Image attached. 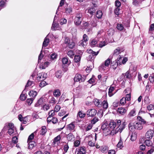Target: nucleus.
Segmentation results:
<instances>
[{
    "label": "nucleus",
    "instance_id": "obj_5",
    "mask_svg": "<svg viewBox=\"0 0 154 154\" xmlns=\"http://www.w3.org/2000/svg\"><path fill=\"white\" fill-rule=\"evenodd\" d=\"M97 111L94 109H88L86 112V114L88 117H93L94 116L96 113Z\"/></svg>",
    "mask_w": 154,
    "mask_h": 154
},
{
    "label": "nucleus",
    "instance_id": "obj_41",
    "mask_svg": "<svg viewBox=\"0 0 154 154\" xmlns=\"http://www.w3.org/2000/svg\"><path fill=\"white\" fill-rule=\"evenodd\" d=\"M47 130L45 126L43 127L41 130V135H44L47 132Z\"/></svg>",
    "mask_w": 154,
    "mask_h": 154
},
{
    "label": "nucleus",
    "instance_id": "obj_63",
    "mask_svg": "<svg viewBox=\"0 0 154 154\" xmlns=\"http://www.w3.org/2000/svg\"><path fill=\"white\" fill-rule=\"evenodd\" d=\"M85 152L86 151L85 147H81L80 149V152H79V153H81L82 154H84L85 153Z\"/></svg>",
    "mask_w": 154,
    "mask_h": 154
},
{
    "label": "nucleus",
    "instance_id": "obj_57",
    "mask_svg": "<svg viewBox=\"0 0 154 154\" xmlns=\"http://www.w3.org/2000/svg\"><path fill=\"white\" fill-rule=\"evenodd\" d=\"M118 63H117V61L116 62V61H113L111 62V65L112 66H115V69L118 66Z\"/></svg>",
    "mask_w": 154,
    "mask_h": 154
},
{
    "label": "nucleus",
    "instance_id": "obj_60",
    "mask_svg": "<svg viewBox=\"0 0 154 154\" xmlns=\"http://www.w3.org/2000/svg\"><path fill=\"white\" fill-rule=\"evenodd\" d=\"M50 106L48 104H45L43 106V109L45 111H47L49 109Z\"/></svg>",
    "mask_w": 154,
    "mask_h": 154
},
{
    "label": "nucleus",
    "instance_id": "obj_7",
    "mask_svg": "<svg viewBox=\"0 0 154 154\" xmlns=\"http://www.w3.org/2000/svg\"><path fill=\"white\" fill-rule=\"evenodd\" d=\"M47 119L48 123H50L51 122L53 124H55L58 122V119L55 117H52V118H50L49 117H48Z\"/></svg>",
    "mask_w": 154,
    "mask_h": 154
},
{
    "label": "nucleus",
    "instance_id": "obj_62",
    "mask_svg": "<svg viewBox=\"0 0 154 154\" xmlns=\"http://www.w3.org/2000/svg\"><path fill=\"white\" fill-rule=\"evenodd\" d=\"M154 131L150 129L147 132L146 135H153L154 134Z\"/></svg>",
    "mask_w": 154,
    "mask_h": 154
},
{
    "label": "nucleus",
    "instance_id": "obj_51",
    "mask_svg": "<svg viewBox=\"0 0 154 154\" xmlns=\"http://www.w3.org/2000/svg\"><path fill=\"white\" fill-rule=\"evenodd\" d=\"M64 38V43L67 45L70 42V40L69 38L67 36H65Z\"/></svg>",
    "mask_w": 154,
    "mask_h": 154
},
{
    "label": "nucleus",
    "instance_id": "obj_20",
    "mask_svg": "<svg viewBox=\"0 0 154 154\" xmlns=\"http://www.w3.org/2000/svg\"><path fill=\"white\" fill-rule=\"evenodd\" d=\"M55 76L58 78H60L62 75V71L61 70H58L55 72Z\"/></svg>",
    "mask_w": 154,
    "mask_h": 154
},
{
    "label": "nucleus",
    "instance_id": "obj_27",
    "mask_svg": "<svg viewBox=\"0 0 154 154\" xmlns=\"http://www.w3.org/2000/svg\"><path fill=\"white\" fill-rule=\"evenodd\" d=\"M48 114L49 115L48 117H49L50 118H51L52 117H54L53 116L55 115V112L54 110H52L49 112Z\"/></svg>",
    "mask_w": 154,
    "mask_h": 154
},
{
    "label": "nucleus",
    "instance_id": "obj_59",
    "mask_svg": "<svg viewBox=\"0 0 154 154\" xmlns=\"http://www.w3.org/2000/svg\"><path fill=\"white\" fill-rule=\"evenodd\" d=\"M57 57V55L55 53L52 54L51 55L50 58L52 60H54L55 59H56Z\"/></svg>",
    "mask_w": 154,
    "mask_h": 154
},
{
    "label": "nucleus",
    "instance_id": "obj_35",
    "mask_svg": "<svg viewBox=\"0 0 154 154\" xmlns=\"http://www.w3.org/2000/svg\"><path fill=\"white\" fill-rule=\"evenodd\" d=\"M144 143L146 145L148 146H152V143L150 140H146L145 141Z\"/></svg>",
    "mask_w": 154,
    "mask_h": 154
},
{
    "label": "nucleus",
    "instance_id": "obj_28",
    "mask_svg": "<svg viewBox=\"0 0 154 154\" xmlns=\"http://www.w3.org/2000/svg\"><path fill=\"white\" fill-rule=\"evenodd\" d=\"M103 15L102 12L101 11H98L97 12L96 16L98 19H100L102 17Z\"/></svg>",
    "mask_w": 154,
    "mask_h": 154
},
{
    "label": "nucleus",
    "instance_id": "obj_2",
    "mask_svg": "<svg viewBox=\"0 0 154 154\" xmlns=\"http://www.w3.org/2000/svg\"><path fill=\"white\" fill-rule=\"evenodd\" d=\"M115 122H116V126L118 127L115 130V134H116L118 132H119L120 133H121L123 130L125 128L126 125V122H123L121 126L119 128V126L121 124V120H116Z\"/></svg>",
    "mask_w": 154,
    "mask_h": 154
},
{
    "label": "nucleus",
    "instance_id": "obj_43",
    "mask_svg": "<svg viewBox=\"0 0 154 154\" xmlns=\"http://www.w3.org/2000/svg\"><path fill=\"white\" fill-rule=\"evenodd\" d=\"M68 55L71 58H72L75 54V53L72 50L69 51L67 53Z\"/></svg>",
    "mask_w": 154,
    "mask_h": 154
},
{
    "label": "nucleus",
    "instance_id": "obj_15",
    "mask_svg": "<svg viewBox=\"0 0 154 154\" xmlns=\"http://www.w3.org/2000/svg\"><path fill=\"white\" fill-rule=\"evenodd\" d=\"M65 13L67 14H70L72 12V9L70 6H67L65 9Z\"/></svg>",
    "mask_w": 154,
    "mask_h": 154
},
{
    "label": "nucleus",
    "instance_id": "obj_53",
    "mask_svg": "<svg viewBox=\"0 0 154 154\" xmlns=\"http://www.w3.org/2000/svg\"><path fill=\"white\" fill-rule=\"evenodd\" d=\"M60 22L61 25L65 24L67 23V20L65 18H63L60 20Z\"/></svg>",
    "mask_w": 154,
    "mask_h": 154
},
{
    "label": "nucleus",
    "instance_id": "obj_36",
    "mask_svg": "<svg viewBox=\"0 0 154 154\" xmlns=\"http://www.w3.org/2000/svg\"><path fill=\"white\" fill-rule=\"evenodd\" d=\"M106 42L105 41L100 42V43L98 44V47H100V48H102V47L106 45Z\"/></svg>",
    "mask_w": 154,
    "mask_h": 154
},
{
    "label": "nucleus",
    "instance_id": "obj_40",
    "mask_svg": "<svg viewBox=\"0 0 154 154\" xmlns=\"http://www.w3.org/2000/svg\"><path fill=\"white\" fill-rule=\"evenodd\" d=\"M34 100V98H31L28 99L26 100V103L28 105H30L32 103Z\"/></svg>",
    "mask_w": 154,
    "mask_h": 154
},
{
    "label": "nucleus",
    "instance_id": "obj_19",
    "mask_svg": "<svg viewBox=\"0 0 154 154\" xmlns=\"http://www.w3.org/2000/svg\"><path fill=\"white\" fill-rule=\"evenodd\" d=\"M97 41L95 39H93L91 41L90 45L92 47H94V46L98 47V44H97Z\"/></svg>",
    "mask_w": 154,
    "mask_h": 154
},
{
    "label": "nucleus",
    "instance_id": "obj_12",
    "mask_svg": "<svg viewBox=\"0 0 154 154\" xmlns=\"http://www.w3.org/2000/svg\"><path fill=\"white\" fill-rule=\"evenodd\" d=\"M116 122L113 120L111 121L109 124V127L111 129H113L116 126Z\"/></svg>",
    "mask_w": 154,
    "mask_h": 154
},
{
    "label": "nucleus",
    "instance_id": "obj_31",
    "mask_svg": "<svg viewBox=\"0 0 154 154\" xmlns=\"http://www.w3.org/2000/svg\"><path fill=\"white\" fill-rule=\"evenodd\" d=\"M60 135H58L57 137L54 138V139L53 143L54 145H55L56 143H57L60 141Z\"/></svg>",
    "mask_w": 154,
    "mask_h": 154
},
{
    "label": "nucleus",
    "instance_id": "obj_4",
    "mask_svg": "<svg viewBox=\"0 0 154 154\" xmlns=\"http://www.w3.org/2000/svg\"><path fill=\"white\" fill-rule=\"evenodd\" d=\"M47 73L44 72L39 73L37 75V79L38 81L44 80L47 77Z\"/></svg>",
    "mask_w": 154,
    "mask_h": 154
},
{
    "label": "nucleus",
    "instance_id": "obj_17",
    "mask_svg": "<svg viewBox=\"0 0 154 154\" xmlns=\"http://www.w3.org/2000/svg\"><path fill=\"white\" fill-rule=\"evenodd\" d=\"M75 17L83 20V14L82 13L79 12H76L75 14Z\"/></svg>",
    "mask_w": 154,
    "mask_h": 154
},
{
    "label": "nucleus",
    "instance_id": "obj_25",
    "mask_svg": "<svg viewBox=\"0 0 154 154\" xmlns=\"http://www.w3.org/2000/svg\"><path fill=\"white\" fill-rule=\"evenodd\" d=\"M43 102V98H40L38 101L35 104V107H38L40 105L42 104Z\"/></svg>",
    "mask_w": 154,
    "mask_h": 154
},
{
    "label": "nucleus",
    "instance_id": "obj_33",
    "mask_svg": "<svg viewBox=\"0 0 154 154\" xmlns=\"http://www.w3.org/2000/svg\"><path fill=\"white\" fill-rule=\"evenodd\" d=\"M107 66H105V65L104 64H102L99 67V70L100 71L102 72L103 71H104Z\"/></svg>",
    "mask_w": 154,
    "mask_h": 154
},
{
    "label": "nucleus",
    "instance_id": "obj_55",
    "mask_svg": "<svg viewBox=\"0 0 154 154\" xmlns=\"http://www.w3.org/2000/svg\"><path fill=\"white\" fill-rule=\"evenodd\" d=\"M58 25L54 21L51 27V29L53 30H55V28L57 27Z\"/></svg>",
    "mask_w": 154,
    "mask_h": 154
},
{
    "label": "nucleus",
    "instance_id": "obj_58",
    "mask_svg": "<svg viewBox=\"0 0 154 154\" xmlns=\"http://www.w3.org/2000/svg\"><path fill=\"white\" fill-rule=\"evenodd\" d=\"M131 94L130 93L127 94L126 95V97H125V98L126 100L128 101H129L131 100Z\"/></svg>",
    "mask_w": 154,
    "mask_h": 154
},
{
    "label": "nucleus",
    "instance_id": "obj_39",
    "mask_svg": "<svg viewBox=\"0 0 154 154\" xmlns=\"http://www.w3.org/2000/svg\"><path fill=\"white\" fill-rule=\"evenodd\" d=\"M81 57L79 55H75L74 58L75 62L77 63L80 60Z\"/></svg>",
    "mask_w": 154,
    "mask_h": 154
},
{
    "label": "nucleus",
    "instance_id": "obj_9",
    "mask_svg": "<svg viewBox=\"0 0 154 154\" xmlns=\"http://www.w3.org/2000/svg\"><path fill=\"white\" fill-rule=\"evenodd\" d=\"M29 94L31 98H33L34 99L35 98L37 94V93L36 91L32 90L29 92Z\"/></svg>",
    "mask_w": 154,
    "mask_h": 154
},
{
    "label": "nucleus",
    "instance_id": "obj_3",
    "mask_svg": "<svg viewBox=\"0 0 154 154\" xmlns=\"http://www.w3.org/2000/svg\"><path fill=\"white\" fill-rule=\"evenodd\" d=\"M88 36L86 34H84L83 35V39L79 43V45L84 47L86 45V42L88 41Z\"/></svg>",
    "mask_w": 154,
    "mask_h": 154
},
{
    "label": "nucleus",
    "instance_id": "obj_30",
    "mask_svg": "<svg viewBox=\"0 0 154 154\" xmlns=\"http://www.w3.org/2000/svg\"><path fill=\"white\" fill-rule=\"evenodd\" d=\"M75 128V125L73 122L71 123L68 125L67 128L69 130H74Z\"/></svg>",
    "mask_w": 154,
    "mask_h": 154
},
{
    "label": "nucleus",
    "instance_id": "obj_23",
    "mask_svg": "<svg viewBox=\"0 0 154 154\" xmlns=\"http://www.w3.org/2000/svg\"><path fill=\"white\" fill-rule=\"evenodd\" d=\"M94 104L98 107H100L101 106V102L98 99H96L94 101Z\"/></svg>",
    "mask_w": 154,
    "mask_h": 154
},
{
    "label": "nucleus",
    "instance_id": "obj_26",
    "mask_svg": "<svg viewBox=\"0 0 154 154\" xmlns=\"http://www.w3.org/2000/svg\"><path fill=\"white\" fill-rule=\"evenodd\" d=\"M49 42V40L46 37L45 38L44 40L43 43V47H47ZM43 47H42L43 48Z\"/></svg>",
    "mask_w": 154,
    "mask_h": 154
},
{
    "label": "nucleus",
    "instance_id": "obj_6",
    "mask_svg": "<svg viewBox=\"0 0 154 154\" xmlns=\"http://www.w3.org/2000/svg\"><path fill=\"white\" fill-rule=\"evenodd\" d=\"M128 59L127 57H122L120 56L119 60H117V63H119L120 64H125L128 61Z\"/></svg>",
    "mask_w": 154,
    "mask_h": 154
},
{
    "label": "nucleus",
    "instance_id": "obj_45",
    "mask_svg": "<svg viewBox=\"0 0 154 154\" xmlns=\"http://www.w3.org/2000/svg\"><path fill=\"white\" fill-rule=\"evenodd\" d=\"M103 107L105 109H107L108 107V103L107 101L104 100L103 102Z\"/></svg>",
    "mask_w": 154,
    "mask_h": 154
},
{
    "label": "nucleus",
    "instance_id": "obj_64",
    "mask_svg": "<svg viewBox=\"0 0 154 154\" xmlns=\"http://www.w3.org/2000/svg\"><path fill=\"white\" fill-rule=\"evenodd\" d=\"M120 9L119 8H116L114 10V13L115 14L117 15H119L120 14L119 11Z\"/></svg>",
    "mask_w": 154,
    "mask_h": 154
},
{
    "label": "nucleus",
    "instance_id": "obj_48",
    "mask_svg": "<svg viewBox=\"0 0 154 154\" xmlns=\"http://www.w3.org/2000/svg\"><path fill=\"white\" fill-rule=\"evenodd\" d=\"M135 115V110L134 109L131 110L129 112L128 115L130 117L133 116Z\"/></svg>",
    "mask_w": 154,
    "mask_h": 154
},
{
    "label": "nucleus",
    "instance_id": "obj_46",
    "mask_svg": "<svg viewBox=\"0 0 154 154\" xmlns=\"http://www.w3.org/2000/svg\"><path fill=\"white\" fill-rule=\"evenodd\" d=\"M18 141V137L17 136H14L12 138V142L14 144L17 143Z\"/></svg>",
    "mask_w": 154,
    "mask_h": 154
},
{
    "label": "nucleus",
    "instance_id": "obj_8",
    "mask_svg": "<svg viewBox=\"0 0 154 154\" xmlns=\"http://www.w3.org/2000/svg\"><path fill=\"white\" fill-rule=\"evenodd\" d=\"M134 129L140 130L143 128L141 124L139 122H135L134 125Z\"/></svg>",
    "mask_w": 154,
    "mask_h": 154
},
{
    "label": "nucleus",
    "instance_id": "obj_47",
    "mask_svg": "<svg viewBox=\"0 0 154 154\" xmlns=\"http://www.w3.org/2000/svg\"><path fill=\"white\" fill-rule=\"evenodd\" d=\"M41 81L39 84V86L41 88L44 87L47 84L46 82L44 80Z\"/></svg>",
    "mask_w": 154,
    "mask_h": 154
},
{
    "label": "nucleus",
    "instance_id": "obj_11",
    "mask_svg": "<svg viewBox=\"0 0 154 154\" xmlns=\"http://www.w3.org/2000/svg\"><path fill=\"white\" fill-rule=\"evenodd\" d=\"M94 7L93 8H91L88 10V13L90 14L91 15H92L93 13H94L96 11V6L95 5H94Z\"/></svg>",
    "mask_w": 154,
    "mask_h": 154
},
{
    "label": "nucleus",
    "instance_id": "obj_22",
    "mask_svg": "<svg viewBox=\"0 0 154 154\" xmlns=\"http://www.w3.org/2000/svg\"><path fill=\"white\" fill-rule=\"evenodd\" d=\"M87 51L88 53L91 54L93 56L97 55L99 52V51H98L97 52L94 51L92 50L91 49L87 50Z\"/></svg>",
    "mask_w": 154,
    "mask_h": 154
},
{
    "label": "nucleus",
    "instance_id": "obj_16",
    "mask_svg": "<svg viewBox=\"0 0 154 154\" xmlns=\"http://www.w3.org/2000/svg\"><path fill=\"white\" fill-rule=\"evenodd\" d=\"M81 75L79 74H77L74 78V80L75 82H81Z\"/></svg>",
    "mask_w": 154,
    "mask_h": 154
},
{
    "label": "nucleus",
    "instance_id": "obj_61",
    "mask_svg": "<svg viewBox=\"0 0 154 154\" xmlns=\"http://www.w3.org/2000/svg\"><path fill=\"white\" fill-rule=\"evenodd\" d=\"M111 60L109 58L105 62L104 64L105 65V66H108L110 64V63Z\"/></svg>",
    "mask_w": 154,
    "mask_h": 154
},
{
    "label": "nucleus",
    "instance_id": "obj_49",
    "mask_svg": "<svg viewBox=\"0 0 154 154\" xmlns=\"http://www.w3.org/2000/svg\"><path fill=\"white\" fill-rule=\"evenodd\" d=\"M99 120V119L97 117H95L91 121V123L92 124H94L96 122Z\"/></svg>",
    "mask_w": 154,
    "mask_h": 154
},
{
    "label": "nucleus",
    "instance_id": "obj_37",
    "mask_svg": "<svg viewBox=\"0 0 154 154\" xmlns=\"http://www.w3.org/2000/svg\"><path fill=\"white\" fill-rule=\"evenodd\" d=\"M114 88L113 87H110L109 89L108 94L109 97H111L113 95L112 92L114 91Z\"/></svg>",
    "mask_w": 154,
    "mask_h": 154
},
{
    "label": "nucleus",
    "instance_id": "obj_14",
    "mask_svg": "<svg viewBox=\"0 0 154 154\" xmlns=\"http://www.w3.org/2000/svg\"><path fill=\"white\" fill-rule=\"evenodd\" d=\"M27 143H28V148L29 149H32L36 145L34 141H30Z\"/></svg>",
    "mask_w": 154,
    "mask_h": 154
},
{
    "label": "nucleus",
    "instance_id": "obj_56",
    "mask_svg": "<svg viewBox=\"0 0 154 154\" xmlns=\"http://www.w3.org/2000/svg\"><path fill=\"white\" fill-rule=\"evenodd\" d=\"M57 102L56 100L54 97H51L50 100V103L53 104L56 103Z\"/></svg>",
    "mask_w": 154,
    "mask_h": 154
},
{
    "label": "nucleus",
    "instance_id": "obj_38",
    "mask_svg": "<svg viewBox=\"0 0 154 154\" xmlns=\"http://www.w3.org/2000/svg\"><path fill=\"white\" fill-rule=\"evenodd\" d=\"M116 28L118 30L120 31L123 30L124 28L122 24L120 23L117 24Z\"/></svg>",
    "mask_w": 154,
    "mask_h": 154
},
{
    "label": "nucleus",
    "instance_id": "obj_50",
    "mask_svg": "<svg viewBox=\"0 0 154 154\" xmlns=\"http://www.w3.org/2000/svg\"><path fill=\"white\" fill-rule=\"evenodd\" d=\"M126 100L125 97H122L120 100V103L123 105H125L126 102Z\"/></svg>",
    "mask_w": 154,
    "mask_h": 154
},
{
    "label": "nucleus",
    "instance_id": "obj_32",
    "mask_svg": "<svg viewBox=\"0 0 154 154\" xmlns=\"http://www.w3.org/2000/svg\"><path fill=\"white\" fill-rule=\"evenodd\" d=\"M62 62L63 64H67L68 63V64H69L70 63V61L69 62L68 61V59L67 57H64L62 60Z\"/></svg>",
    "mask_w": 154,
    "mask_h": 154
},
{
    "label": "nucleus",
    "instance_id": "obj_52",
    "mask_svg": "<svg viewBox=\"0 0 154 154\" xmlns=\"http://www.w3.org/2000/svg\"><path fill=\"white\" fill-rule=\"evenodd\" d=\"M128 127H129V130L131 132H132L131 134V135H133V131H134V128H133V127L132 126V125L131 124V123H130L128 125Z\"/></svg>",
    "mask_w": 154,
    "mask_h": 154
},
{
    "label": "nucleus",
    "instance_id": "obj_10",
    "mask_svg": "<svg viewBox=\"0 0 154 154\" xmlns=\"http://www.w3.org/2000/svg\"><path fill=\"white\" fill-rule=\"evenodd\" d=\"M123 48L121 47H118L114 51V54L117 55L123 51Z\"/></svg>",
    "mask_w": 154,
    "mask_h": 154
},
{
    "label": "nucleus",
    "instance_id": "obj_18",
    "mask_svg": "<svg viewBox=\"0 0 154 154\" xmlns=\"http://www.w3.org/2000/svg\"><path fill=\"white\" fill-rule=\"evenodd\" d=\"M82 20L78 19V18H75L74 19V23L75 25L76 26L80 25L82 23Z\"/></svg>",
    "mask_w": 154,
    "mask_h": 154
},
{
    "label": "nucleus",
    "instance_id": "obj_42",
    "mask_svg": "<svg viewBox=\"0 0 154 154\" xmlns=\"http://www.w3.org/2000/svg\"><path fill=\"white\" fill-rule=\"evenodd\" d=\"M137 119L139 121L141 122L143 124H145L146 123V121L140 116H138L137 117Z\"/></svg>",
    "mask_w": 154,
    "mask_h": 154
},
{
    "label": "nucleus",
    "instance_id": "obj_1",
    "mask_svg": "<svg viewBox=\"0 0 154 154\" xmlns=\"http://www.w3.org/2000/svg\"><path fill=\"white\" fill-rule=\"evenodd\" d=\"M7 128H8L7 133L9 135H16L17 134L16 128L12 123H6L0 134H5V133L4 132Z\"/></svg>",
    "mask_w": 154,
    "mask_h": 154
},
{
    "label": "nucleus",
    "instance_id": "obj_44",
    "mask_svg": "<svg viewBox=\"0 0 154 154\" xmlns=\"http://www.w3.org/2000/svg\"><path fill=\"white\" fill-rule=\"evenodd\" d=\"M117 146L118 147L120 148V149H121L123 147L122 145V142L121 138V137L120 141L117 144Z\"/></svg>",
    "mask_w": 154,
    "mask_h": 154
},
{
    "label": "nucleus",
    "instance_id": "obj_21",
    "mask_svg": "<svg viewBox=\"0 0 154 154\" xmlns=\"http://www.w3.org/2000/svg\"><path fill=\"white\" fill-rule=\"evenodd\" d=\"M35 85L34 82L30 81L29 80H28L26 85L25 86V88L29 86H31L32 87Z\"/></svg>",
    "mask_w": 154,
    "mask_h": 154
},
{
    "label": "nucleus",
    "instance_id": "obj_29",
    "mask_svg": "<svg viewBox=\"0 0 154 154\" xmlns=\"http://www.w3.org/2000/svg\"><path fill=\"white\" fill-rule=\"evenodd\" d=\"M67 45L69 48L71 49H72L75 47V43L73 42H70Z\"/></svg>",
    "mask_w": 154,
    "mask_h": 154
},
{
    "label": "nucleus",
    "instance_id": "obj_13",
    "mask_svg": "<svg viewBox=\"0 0 154 154\" xmlns=\"http://www.w3.org/2000/svg\"><path fill=\"white\" fill-rule=\"evenodd\" d=\"M117 111L119 114L121 115H124L125 113L126 110L124 108L120 107L118 109Z\"/></svg>",
    "mask_w": 154,
    "mask_h": 154
},
{
    "label": "nucleus",
    "instance_id": "obj_24",
    "mask_svg": "<svg viewBox=\"0 0 154 154\" xmlns=\"http://www.w3.org/2000/svg\"><path fill=\"white\" fill-rule=\"evenodd\" d=\"M54 96L55 97H59L61 95L60 91L59 89L55 90L53 93Z\"/></svg>",
    "mask_w": 154,
    "mask_h": 154
},
{
    "label": "nucleus",
    "instance_id": "obj_34",
    "mask_svg": "<svg viewBox=\"0 0 154 154\" xmlns=\"http://www.w3.org/2000/svg\"><path fill=\"white\" fill-rule=\"evenodd\" d=\"M86 115V114L84 113L82 111H80L78 113L77 116H79L80 118H82L85 116Z\"/></svg>",
    "mask_w": 154,
    "mask_h": 154
},
{
    "label": "nucleus",
    "instance_id": "obj_54",
    "mask_svg": "<svg viewBox=\"0 0 154 154\" xmlns=\"http://www.w3.org/2000/svg\"><path fill=\"white\" fill-rule=\"evenodd\" d=\"M131 75L130 74V71H127L125 74V75H124V77L127 78L129 79L131 78Z\"/></svg>",
    "mask_w": 154,
    "mask_h": 154
}]
</instances>
